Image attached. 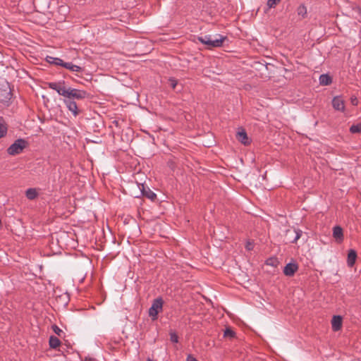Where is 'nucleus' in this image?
<instances>
[{"instance_id": "obj_1", "label": "nucleus", "mask_w": 361, "mask_h": 361, "mask_svg": "<svg viewBox=\"0 0 361 361\" xmlns=\"http://www.w3.org/2000/svg\"><path fill=\"white\" fill-rule=\"evenodd\" d=\"M226 39V37L219 34L214 35H205L197 37L198 41L207 46L208 48L222 47Z\"/></svg>"}, {"instance_id": "obj_2", "label": "nucleus", "mask_w": 361, "mask_h": 361, "mask_svg": "<svg viewBox=\"0 0 361 361\" xmlns=\"http://www.w3.org/2000/svg\"><path fill=\"white\" fill-rule=\"evenodd\" d=\"M140 181L143 180V178H140ZM137 185L140 190V195H137V198L145 197L150 200H154L157 197V195L151 190L149 187L147 185L145 181L139 183L137 181Z\"/></svg>"}, {"instance_id": "obj_3", "label": "nucleus", "mask_w": 361, "mask_h": 361, "mask_svg": "<svg viewBox=\"0 0 361 361\" xmlns=\"http://www.w3.org/2000/svg\"><path fill=\"white\" fill-rule=\"evenodd\" d=\"M27 142L23 139L16 140L7 149L10 155L19 154L26 147Z\"/></svg>"}, {"instance_id": "obj_4", "label": "nucleus", "mask_w": 361, "mask_h": 361, "mask_svg": "<svg viewBox=\"0 0 361 361\" xmlns=\"http://www.w3.org/2000/svg\"><path fill=\"white\" fill-rule=\"evenodd\" d=\"M11 98V90L7 81L0 82V102L7 103Z\"/></svg>"}, {"instance_id": "obj_5", "label": "nucleus", "mask_w": 361, "mask_h": 361, "mask_svg": "<svg viewBox=\"0 0 361 361\" xmlns=\"http://www.w3.org/2000/svg\"><path fill=\"white\" fill-rule=\"evenodd\" d=\"M87 97V92L71 87H67L64 97L66 99H82Z\"/></svg>"}, {"instance_id": "obj_6", "label": "nucleus", "mask_w": 361, "mask_h": 361, "mask_svg": "<svg viewBox=\"0 0 361 361\" xmlns=\"http://www.w3.org/2000/svg\"><path fill=\"white\" fill-rule=\"evenodd\" d=\"M163 300L161 298H157L154 300L152 306L149 309V315L152 320L157 319V315L162 310Z\"/></svg>"}, {"instance_id": "obj_7", "label": "nucleus", "mask_w": 361, "mask_h": 361, "mask_svg": "<svg viewBox=\"0 0 361 361\" xmlns=\"http://www.w3.org/2000/svg\"><path fill=\"white\" fill-rule=\"evenodd\" d=\"M47 85L50 89L55 90L59 95L64 97L67 89L65 80H61L57 82H50L47 83Z\"/></svg>"}, {"instance_id": "obj_8", "label": "nucleus", "mask_w": 361, "mask_h": 361, "mask_svg": "<svg viewBox=\"0 0 361 361\" xmlns=\"http://www.w3.org/2000/svg\"><path fill=\"white\" fill-rule=\"evenodd\" d=\"M332 106L336 111H338L341 112L345 111V102L341 96H336L333 98Z\"/></svg>"}, {"instance_id": "obj_9", "label": "nucleus", "mask_w": 361, "mask_h": 361, "mask_svg": "<svg viewBox=\"0 0 361 361\" xmlns=\"http://www.w3.org/2000/svg\"><path fill=\"white\" fill-rule=\"evenodd\" d=\"M63 102L66 104V107L68 109V110L72 112L74 116L78 115V106L75 102L71 101V99H64Z\"/></svg>"}, {"instance_id": "obj_10", "label": "nucleus", "mask_w": 361, "mask_h": 361, "mask_svg": "<svg viewBox=\"0 0 361 361\" xmlns=\"http://www.w3.org/2000/svg\"><path fill=\"white\" fill-rule=\"evenodd\" d=\"M298 267L295 263H288L283 269V274L287 276H292L298 270Z\"/></svg>"}, {"instance_id": "obj_11", "label": "nucleus", "mask_w": 361, "mask_h": 361, "mask_svg": "<svg viewBox=\"0 0 361 361\" xmlns=\"http://www.w3.org/2000/svg\"><path fill=\"white\" fill-rule=\"evenodd\" d=\"M302 233V231L301 230L296 229V228H294L293 230H288L286 231V235L287 236L293 234V236L290 237L291 243H296L297 240L301 237Z\"/></svg>"}, {"instance_id": "obj_12", "label": "nucleus", "mask_w": 361, "mask_h": 361, "mask_svg": "<svg viewBox=\"0 0 361 361\" xmlns=\"http://www.w3.org/2000/svg\"><path fill=\"white\" fill-rule=\"evenodd\" d=\"M332 329L337 331L341 329L342 326V317L339 315H335L331 320Z\"/></svg>"}, {"instance_id": "obj_13", "label": "nucleus", "mask_w": 361, "mask_h": 361, "mask_svg": "<svg viewBox=\"0 0 361 361\" xmlns=\"http://www.w3.org/2000/svg\"><path fill=\"white\" fill-rule=\"evenodd\" d=\"M333 236L338 242H341L343 240V230H342L341 227L338 226L334 227Z\"/></svg>"}, {"instance_id": "obj_14", "label": "nucleus", "mask_w": 361, "mask_h": 361, "mask_svg": "<svg viewBox=\"0 0 361 361\" xmlns=\"http://www.w3.org/2000/svg\"><path fill=\"white\" fill-rule=\"evenodd\" d=\"M237 139L244 145H248L249 140L246 132L244 130L238 131L236 135Z\"/></svg>"}, {"instance_id": "obj_15", "label": "nucleus", "mask_w": 361, "mask_h": 361, "mask_svg": "<svg viewBox=\"0 0 361 361\" xmlns=\"http://www.w3.org/2000/svg\"><path fill=\"white\" fill-rule=\"evenodd\" d=\"M357 258L356 252L354 250H350L348 254L347 264L349 267H353Z\"/></svg>"}, {"instance_id": "obj_16", "label": "nucleus", "mask_w": 361, "mask_h": 361, "mask_svg": "<svg viewBox=\"0 0 361 361\" xmlns=\"http://www.w3.org/2000/svg\"><path fill=\"white\" fill-rule=\"evenodd\" d=\"M63 67H64L66 69L70 70L73 72H80L82 70L81 67H80L77 65H75L72 63L65 62L64 64H63Z\"/></svg>"}, {"instance_id": "obj_17", "label": "nucleus", "mask_w": 361, "mask_h": 361, "mask_svg": "<svg viewBox=\"0 0 361 361\" xmlns=\"http://www.w3.org/2000/svg\"><path fill=\"white\" fill-rule=\"evenodd\" d=\"M7 125L3 118L0 117V138L4 137L7 133Z\"/></svg>"}, {"instance_id": "obj_18", "label": "nucleus", "mask_w": 361, "mask_h": 361, "mask_svg": "<svg viewBox=\"0 0 361 361\" xmlns=\"http://www.w3.org/2000/svg\"><path fill=\"white\" fill-rule=\"evenodd\" d=\"M319 83L323 85H328L331 83L332 80L329 75L327 74H322L319 76Z\"/></svg>"}, {"instance_id": "obj_19", "label": "nucleus", "mask_w": 361, "mask_h": 361, "mask_svg": "<svg viewBox=\"0 0 361 361\" xmlns=\"http://www.w3.org/2000/svg\"><path fill=\"white\" fill-rule=\"evenodd\" d=\"M25 195L27 199L34 200L37 197L38 192L35 188H29L26 190Z\"/></svg>"}, {"instance_id": "obj_20", "label": "nucleus", "mask_w": 361, "mask_h": 361, "mask_svg": "<svg viewBox=\"0 0 361 361\" xmlns=\"http://www.w3.org/2000/svg\"><path fill=\"white\" fill-rule=\"evenodd\" d=\"M297 14L298 16H300L302 18L307 16V7L305 6V4H300L297 8Z\"/></svg>"}, {"instance_id": "obj_21", "label": "nucleus", "mask_w": 361, "mask_h": 361, "mask_svg": "<svg viewBox=\"0 0 361 361\" xmlns=\"http://www.w3.org/2000/svg\"><path fill=\"white\" fill-rule=\"evenodd\" d=\"M61 344V341L56 336H51L49 338V345L52 348H58Z\"/></svg>"}, {"instance_id": "obj_22", "label": "nucleus", "mask_w": 361, "mask_h": 361, "mask_svg": "<svg viewBox=\"0 0 361 361\" xmlns=\"http://www.w3.org/2000/svg\"><path fill=\"white\" fill-rule=\"evenodd\" d=\"M47 61H49V63L56 64L57 66H63V64H64V63H65L61 59L54 58V57H50V56L47 57Z\"/></svg>"}, {"instance_id": "obj_23", "label": "nucleus", "mask_w": 361, "mask_h": 361, "mask_svg": "<svg viewBox=\"0 0 361 361\" xmlns=\"http://www.w3.org/2000/svg\"><path fill=\"white\" fill-rule=\"evenodd\" d=\"M169 336H170V340L171 342H173L174 343H177L178 342V336L175 331H173L172 330L170 331Z\"/></svg>"}, {"instance_id": "obj_24", "label": "nucleus", "mask_w": 361, "mask_h": 361, "mask_svg": "<svg viewBox=\"0 0 361 361\" xmlns=\"http://www.w3.org/2000/svg\"><path fill=\"white\" fill-rule=\"evenodd\" d=\"M350 131L352 133H361V124L353 125V126L350 128Z\"/></svg>"}, {"instance_id": "obj_25", "label": "nucleus", "mask_w": 361, "mask_h": 361, "mask_svg": "<svg viewBox=\"0 0 361 361\" xmlns=\"http://www.w3.org/2000/svg\"><path fill=\"white\" fill-rule=\"evenodd\" d=\"M280 1L281 0H268L267 6L268 8H274Z\"/></svg>"}, {"instance_id": "obj_26", "label": "nucleus", "mask_w": 361, "mask_h": 361, "mask_svg": "<svg viewBox=\"0 0 361 361\" xmlns=\"http://www.w3.org/2000/svg\"><path fill=\"white\" fill-rule=\"evenodd\" d=\"M235 336V333L231 329H226L224 331V336L226 338H232Z\"/></svg>"}, {"instance_id": "obj_27", "label": "nucleus", "mask_w": 361, "mask_h": 361, "mask_svg": "<svg viewBox=\"0 0 361 361\" xmlns=\"http://www.w3.org/2000/svg\"><path fill=\"white\" fill-rule=\"evenodd\" d=\"M169 82L170 86L173 89H175L176 86L177 85V80L175 78H170L169 80Z\"/></svg>"}, {"instance_id": "obj_28", "label": "nucleus", "mask_w": 361, "mask_h": 361, "mask_svg": "<svg viewBox=\"0 0 361 361\" xmlns=\"http://www.w3.org/2000/svg\"><path fill=\"white\" fill-rule=\"evenodd\" d=\"M254 247V245L252 242L250 241H247L246 245H245V248L246 250H252Z\"/></svg>"}, {"instance_id": "obj_29", "label": "nucleus", "mask_w": 361, "mask_h": 361, "mask_svg": "<svg viewBox=\"0 0 361 361\" xmlns=\"http://www.w3.org/2000/svg\"><path fill=\"white\" fill-rule=\"evenodd\" d=\"M350 102L351 104L353 105V106H357V104H358V101H357V97H352L351 99H350Z\"/></svg>"}, {"instance_id": "obj_30", "label": "nucleus", "mask_w": 361, "mask_h": 361, "mask_svg": "<svg viewBox=\"0 0 361 361\" xmlns=\"http://www.w3.org/2000/svg\"><path fill=\"white\" fill-rule=\"evenodd\" d=\"M187 361H198L195 357H194L192 355H188L186 358Z\"/></svg>"}, {"instance_id": "obj_31", "label": "nucleus", "mask_w": 361, "mask_h": 361, "mask_svg": "<svg viewBox=\"0 0 361 361\" xmlns=\"http://www.w3.org/2000/svg\"><path fill=\"white\" fill-rule=\"evenodd\" d=\"M54 331L59 334V333L61 331L57 326H55Z\"/></svg>"}, {"instance_id": "obj_32", "label": "nucleus", "mask_w": 361, "mask_h": 361, "mask_svg": "<svg viewBox=\"0 0 361 361\" xmlns=\"http://www.w3.org/2000/svg\"><path fill=\"white\" fill-rule=\"evenodd\" d=\"M137 175H139L140 176H144V174L143 173H141L140 172H137Z\"/></svg>"}]
</instances>
